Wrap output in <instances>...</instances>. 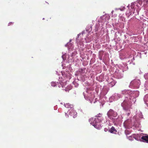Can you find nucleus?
<instances>
[{"label": "nucleus", "instance_id": "7", "mask_svg": "<svg viewBox=\"0 0 148 148\" xmlns=\"http://www.w3.org/2000/svg\"><path fill=\"white\" fill-rule=\"evenodd\" d=\"M132 137L134 138L136 140H138V134H134Z\"/></svg>", "mask_w": 148, "mask_h": 148}, {"label": "nucleus", "instance_id": "17", "mask_svg": "<svg viewBox=\"0 0 148 148\" xmlns=\"http://www.w3.org/2000/svg\"><path fill=\"white\" fill-rule=\"evenodd\" d=\"M139 117H140V114H139Z\"/></svg>", "mask_w": 148, "mask_h": 148}, {"label": "nucleus", "instance_id": "10", "mask_svg": "<svg viewBox=\"0 0 148 148\" xmlns=\"http://www.w3.org/2000/svg\"><path fill=\"white\" fill-rule=\"evenodd\" d=\"M110 16H107L105 18V20H108L110 18Z\"/></svg>", "mask_w": 148, "mask_h": 148}, {"label": "nucleus", "instance_id": "9", "mask_svg": "<svg viewBox=\"0 0 148 148\" xmlns=\"http://www.w3.org/2000/svg\"><path fill=\"white\" fill-rule=\"evenodd\" d=\"M96 116L97 118H101V117H102V114L100 113H99L98 114H97Z\"/></svg>", "mask_w": 148, "mask_h": 148}, {"label": "nucleus", "instance_id": "2", "mask_svg": "<svg viewBox=\"0 0 148 148\" xmlns=\"http://www.w3.org/2000/svg\"><path fill=\"white\" fill-rule=\"evenodd\" d=\"M107 114L109 117H110L111 116L116 117L117 115V113L114 112L112 109H110L108 112Z\"/></svg>", "mask_w": 148, "mask_h": 148}, {"label": "nucleus", "instance_id": "8", "mask_svg": "<svg viewBox=\"0 0 148 148\" xmlns=\"http://www.w3.org/2000/svg\"><path fill=\"white\" fill-rule=\"evenodd\" d=\"M64 106L66 108H69L71 107L69 103H66L64 104Z\"/></svg>", "mask_w": 148, "mask_h": 148}, {"label": "nucleus", "instance_id": "13", "mask_svg": "<svg viewBox=\"0 0 148 148\" xmlns=\"http://www.w3.org/2000/svg\"><path fill=\"white\" fill-rule=\"evenodd\" d=\"M144 1L145 2L148 3V0H144Z\"/></svg>", "mask_w": 148, "mask_h": 148}, {"label": "nucleus", "instance_id": "15", "mask_svg": "<svg viewBox=\"0 0 148 148\" xmlns=\"http://www.w3.org/2000/svg\"><path fill=\"white\" fill-rule=\"evenodd\" d=\"M80 35V34H78V36H79Z\"/></svg>", "mask_w": 148, "mask_h": 148}, {"label": "nucleus", "instance_id": "6", "mask_svg": "<svg viewBox=\"0 0 148 148\" xmlns=\"http://www.w3.org/2000/svg\"><path fill=\"white\" fill-rule=\"evenodd\" d=\"M108 132L116 134L117 131L114 127L112 126L110 129L108 130Z\"/></svg>", "mask_w": 148, "mask_h": 148}, {"label": "nucleus", "instance_id": "3", "mask_svg": "<svg viewBox=\"0 0 148 148\" xmlns=\"http://www.w3.org/2000/svg\"><path fill=\"white\" fill-rule=\"evenodd\" d=\"M69 111V114L70 116H72L74 118L76 117L77 113L73 108H71Z\"/></svg>", "mask_w": 148, "mask_h": 148}, {"label": "nucleus", "instance_id": "12", "mask_svg": "<svg viewBox=\"0 0 148 148\" xmlns=\"http://www.w3.org/2000/svg\"><path fill=\"white\" fill-rule=\"evenodd\" d=\"M104 131L107 132L108 130V129L107 128H105L104 129Z\"/></svg>", "mask_w": 148, "mask_h": 148}, {"label": "nucleus", "instance_id": "5", "mask_svg": "<svg viewBox=\"0 0 148 148\" xmlns=\"http://www.w3.org/2000/svg\"><path fill=\"white\" fill-rule=\"evenodd\" d=\"M142 141L144 142H146L148 143V135H146L144 136H142L141 138Z\"/></svg>", "mask_w": 148, "mask_h": 148}, {"label": "nucleus", "instance_id": "19", "mask_svg": "<svg viewBox=\"0 0 148 148\" xmlns=\"http://www.w3.org/2000/svg\"><path fill=\"white\" fill-rule=\"evenodd\" d=\"M73 55V54H72V55H71V56H72Z\"/></svg>", "mask_w": 148, "mask_h": 148}, {"label": "nucleus", "instance_id": "11", "mask_svg": "<svg viewBox=\"0 0 148 148\" xmlns=\"http://www.w3.org/2000/svg\"><path fill=\"white\" fill-rule=\"evenodd\" d=\"M51 85L53 86H56V84H55V83H54V82H52L51 83Z\"/></svg>", "mask_w": 148, "mask_h": 148}, {"label": "nucleus", "instance_id": "18", "mask_svg": "<svg viewBox=\"0 0 148 148\" xmlns=\"http://www.w3.org/2000/svg\"><path fill=\"white\" fill-rule=\"evenodd\" d=\"M90 28L92 29V27H90Z\"/></svg>", "mask_w": 148, "mask_h": 148}, {"label": "nucleus", "instance_id": "1", "mask_svg": "<svg viewBox=\"0 0 148 148\" xmlns=\"http://www.w3.org/2000/svg\"><path fill=\"white\" fill-rule=\"evenodd\" d=\"M103 120V117L97 118L94 119L93 118H90L89 120L91 124L97 129L99 130L101 128L100 123Z\"/></svg>", "mask_w": 148, "mask_h": 148}, {"label": "nucleus", "instance_id": "14", "mask_svg": "<svg viewBox=\"0 0 148 148\" xmlns=\"http://www.w3.org/2000/svg\"><path fill=\"white\" fill-rule=\"evenodd\" d=\"M84 31L83 32H82V34H84Z\"/></svg>", "mask_w": 148, "mask_h": 148}, {"label": "nucleus", "instance_id": "4", "mask_svg": "<svg viewBox=\"0 0 148 148\" xmlns=\"http://www.w3.org/2000/svg\"><path fill=\"white\" fill-rule=\"evenodd\" d=\"M121 106L123 107L124 109L125 110H127L128 109V104L126 100H124L122 103Z\"/></svg>", "mask_w": 148, "mask_h": 148}, {"label": "nucleus", "instance_id": "16", "mask_svg": "<svg viewBox=\"0 0 148 148\" xmlns=\"http://www.w3.org/2000/svg\"><path fill=\"white\" fill-rule=\"evenodd\" d=\"M139 1V3H140V0Z\"/></svg>", "mask_w": 148, "mask_h": 148}]
</instances>
